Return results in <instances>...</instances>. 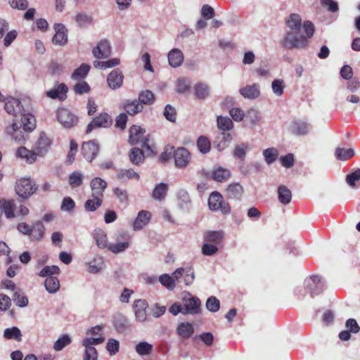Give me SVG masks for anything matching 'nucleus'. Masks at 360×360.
Listing matches in <instances>:
<instances>
[{
    "label": "nucleus",
    "mask_w": 360,
    "mask_h": 360,
    "mask_svg": "<svg viewBox=\"0 0 360 360\" xmlns=\"http://www.w3.org/2000/svg\"><path fill=\"white\" fill-rule=\"evenodd\" d=\"M160 283L169 290H172L176 288V279L174 276L168 274H162L158 278Z\"/></svg>",
    "instance_id": "obj_44"
},
{
    "label": "nucleus",
    "mask_w": 360,
    "mask_h": 360,
    "mask_svg": "<svg viewBox=\"0 0 360 360\" xmlns=\"http://www.w3.org/2000/svg\"><path fill=\"white\" fill-rule=\"evenodd\" d=\"M56 32L52 41L55 45L63 46L68 42V30L63 24L55 23L53 26Z\"/></svg>",
    "instance_id": "obj_15"
},
{
    "label": "nucleus",
    "mask_w": 360,
    "mask_h": 360,
    "mask_svg": "<svg viewBox=\"0 0 360 360\" xmlns=\"http://www.w3.org/2000/svg\"><path fill=\"white\" fill-rule=\"evenodd\" d=\"M146 131L139 126L134 125L129 129V142L131 145H139L150 150L148 145L149 139L144 136Z\"/></svg>",
    "instance_id": "obj_4"
},
{
    "label": "nucleus",
    "mask_w": 360,
    "mask_h": 360,
    "mask_svg": "<svg viewBox=\"0 0 360 360\" xmlns=\"http://www.w3.org/2000/svg\"><path fill=\"white\" fill-rule=\"evenodd\" d=\"M217 127L223 132L229 131L233 127L232 120L228 117L219 115L217 118Z\"/></svg>",
    "instance_id": "obj_45"
},
{
    "label": "nucleus",
    "mask_w": 360,
    "mask_h": 360,
    "mask_svg": "<svg viewBox=\"0 0 360 360\" xmlns=\"http://www.w3.org/2000/svg\"><path fill=\"white\" fill-rule=\"evenodd\" d=\"M46 290L51 294L56 293L60 289V282L56 276H48L44 281Z\"/></svg>",
    "instance_id": "obj_38"
},
{
    "label": "nucleus",
    "mask_w": 360,
    "mask_h": 360,
    "mask_svg": "<svg viewBox=\"0 0 360 360\" xmlns=\"http://www.w3.org/2000/svg\"><path fill=\"white\" fill-rule=\"evenodd\" d=\"M60 274V269L58 266H44L39 274L41 277L48 278V276H55Z\"/></svg>",
    "instance_id": "obj_58"
},
{
    "label": "nucleus",
    "mask_w": 360,
    "mask_h": 360,
    "mask_svg": "<svg viewBox=\"0 0 360 360\" xmlns=\"http://www.w3.org/2000/svg\"><path fill=\"white\" fill-rule=\"evenodd\" d=\"M123 108L128 115H135L143 111V106L136 99H128L123 103Z\"/></svg>",
    "instance_id": "obj_26"
},
{
    "label": "nucleus",
    "mask_w": 360,
    "mask_h": 360,
    "mask_svg": "<svg viewBox=\"0 0 360 360\" xmlns=\"http://www.w3.org/2000/svg\"><path fill=\"white\" fill-rule=\"evenodd\" d=\"M148 307L145 300H135L133 304V309L136 320L139 323H144L147 320L146 309Z\"/></svg>",
    "instance_id": "obj_17"
},
{
    "label": "nucleus",
    "mask_w": 360,
    "mask_h": 360,
    "mask_svg": "<svg viewBox=\"0 0 360 360\" xmlns=\"http://www.w3.org/2000/svg\"><path fill=\"white\" fill-rule=\"evenodd\" d=\"M118 179L121 180L135 179L139 180L140 178L139 174L132 169H122L117 174Z\"/></svg>",
    "instance_id": "obj_54"
},
{
    "label": "nucleus",
    "mask_w": 360,
    "mask_h": 360,
    "mask_svg": "<svg viewBox=\"0 0 360 360\" xmlns=\"http://www.w3.org/2000/svg\"><path fill=\"white\" fill-rule=\"evenodd\" d=\"M311 130V124L302 120H295L290 126V131L295 136H304L307 135Z\"/></svg>",
    "instance_id": "obj_16"
},
{
    "label": "nucleus",
    "mask_w": 360,
    "mask_h": 360,
    "mask_svg": "<svg viewBox=\"0 0 360 360\" xmlns=\"http://www.w3.org/2000/svg\"><path fill=\"white\" fill-rule=\"evenodd\" d=\"M306 288L311 297L318 295L322 292L324 283L320 276L313 275L305 281Z\"/></svg>",
    "instance_id": "obj_9"
},
{
    "label": "nucleus",
    "mask_w": 360,
    "mask_h": 360,
    "mask_svg": "<svg viewBox=\"0 0 360 360\" xmlns=\"http://www.w3.org/2000/svg\"><path fill=\"white\" fill-rule=\"evenodd\" d=\"M112 123L111 117L105 112L99 114L98 116L93 118L86 127V134L90 133L95 128L103 127L107 128Z\"/></svg>",
    "instance_id": "obj_8"
},
{
    "label": "nucleus",
    "mask_w": 360,
    "mask_h": 360,
    "mask_svg": "<svg viewBox=\"0 0 360 360\" xmlns=\"http://www.w3.org/2000/svg\"><path fill=\"white\" fill-rule=\"evenodd\" d=\"M285 88V82L282 79H276L271 83L273 93L278 97L283 95Z\"/></svg>",
    "instance_id": "obj_56"
},
{
    "label": "nucleus",
    "mask_w": 360,
    "mask_h": 360,
    "mask_svg": "<svg viewBox=\"0 0 360 360\" xmlns=\"http://www.w3.org/2000/svg\"><path fill=\"white\" fill-rule=\"evenodd\" d=\"M103 264V257L96 255L86 264L88 266L87 271L91 274H97L102 270Z\"/></svg>",
    "instance_id": "obj_31"
},
{
    "label": "nucleus",
    "mask_w": 360,
    "mask_h": 360,
    "mask_svg": "<svg viewBox=\"0 0 360 360\" xmlns=\"http://www.w3.org/2000/svg\"><path fill=\"white\" fill-rule=\"evenodd\" d=\"M172 276L176 279V283H184L185 285H191L195 279L194 269L191 266H185L177 268Z\"/></svg>",
    "instance_id": "obj_5"
},
{
    "label": "nucleus",
    "mask_w": 360,
    "mask_h": 360,
    "mask_svg": "<svg viewBox=\"0 0 360 360\" xmlns=\"http://www.w3.org/2000/svg\"><path fill=\"white\" fill-rule=\"evenodd\" d=\"M155 99V95L151 91L143 90L139 92L137 101L143 106V105H152Z\"/></svg>",
    "instance_id": "obj_43"
},
{
    "label": "nucleus",
    "mask_w": 360,
    "mask_h": 360,
    "mask_svg": "<svg viewBox=\"0 0 360 360\" xmlns=\"http://www.w3.org/2000/svg\"><path fill=\"white\" fill-rule=\"evenodd\" d=\"M278 201L284 205H288L292 200V192L285 185H280L277 188Z\"/></svg>",
    "instance_id": "obj_30"
},
{
    "label": "nucleus",
    "mask_w": 360,
    "mask_h": 360,
    "mask_svg": "<svg viewBox=\"0 0 360 360\" xmlns=\"http://www.w3.org/2000/svg\"><path fill=\"white\" fill-rule=\"evenodd\" d=\"M123 74L119 69L112 70L107 77L108 86L112 89H117L122 86L123 84Z\"/></svg>",
    "instance_id": "obj_22"
},
{
    "label": "nucleus",
    "mask_w": 360,
    "mask_h": 360,
    "mask_svg": "<svg viewBox=\"0 0 360 360\" xmlns=\"http://www.w3.org/2000/svg\"><path fill=\"white\" fill-rule=\"evenodd\" d=\"M90 70V66L87 64L83 63L78 68H77L72 75V78L75 80L83 79Z\"/></svg>",
    "instance_id": "obj_53"
},
{
    "label": "nucleus",
    "mask_w": 360,
    "mask_h": 360,
    "mask_svg": "<svg viewBox=\"0 0 360 360\" xmlns=\"http://www.w3.org/2000/svg\"><path fill=\"white\" fill-rule=\"evenodd\" d=\"M22 124L13 122L5 127L4 132L6 136L18 143H22L25 140L24 132L20 129Z\"/></svg>",
    "instance_id": "obj_10"
},
{
    "label": "nucleus",
    "mask_w": 360,
    "mask_h": 360,
    "mask_svg": "<svg viewBox=\"0 0 360 360\" xmlns=\"http://www.w3.org/2000/svg\"><path fill=\"white\" fill-rule=\"evenodd\" d=\"M94 56L97 59L108 58L111 54L110 43L107 39H101L92 50Z\"/></svg>",
    "instance_id": "obj_13"
},
{
    "label": "nucleus",
    "mask_w": 360,
    "mask_h": 360,
    "mask_svg": "<svg viewBox=\"0 0 360 360\" xmlns=\"http://www.w3.org/2000/svg\"><path fill=\"white\" fill-rule=\"evenodd\" d=\"M191 154L185 148H178L175 149L174 159L175 166L177 168H185L191 162Z\"/></svg>",
    "instance_id": "obj_14"
},
{
    "label": "nucleus",
    "mask_w": 360,
    "mask_h": 360,
    "mask_svg": "<svg viewBox=\"0 0 360 360\" xmlns=\"http://www.w3.org/2000/svg\"><path fill=\"white\" fill-rule=\"evenodd\" d=\"M99 145L96 140L84 142L82 146V153L84 158L89 162H91L98 155Z\"/></svg>",
    "instance_id": "obj_11"
},
{
    "label": "nucleus",
    "mask_w": 360,
    "mask_h": 360,
    "mask_svg": "<svg viewBox=\"0 0 360 360\" xmlns=\"http://www.w3.org/2000/svg\"><path fill=\"white\" fill-rule=\"evenodd\" d=\"M57 120L66 129L74 127L77 122V117L67 108H59L56 113Z\"/></svg>",
    "instance_id": "obj_6"
},
{
    "label": "nucleus",
    "mask_w": 360,
    "mask_h": 360,
    "mask_svg": "<svg viewBox=\"0 0 360 360\" xmlns=\"http://www.w3.org/2000/svg\"><path fill=\"white\" fill-rule=\"evenodd\" d=\"M110 356L115 355L120 349V342L117 340L110 338L105 347Z\"/></svg>",
    "instance_id": "obj_61"
},
{
    "label": "nucleus",
    "mask_w": 360,
    "mask_h": 360,
    "mask_svg": "<svg viewBox=\"0 0 360 360\" xmlns=\"http://www.w3.org/2000/svg\"><path fill=\"white\" fill-rule=\"evenodd\" d=\"M209 208L212 211L220 210L224 214L231 213V207L228 202L224 200L221 193L217 191L212 192L208 198Z\"/></svg>",
    "instance_id": "obj_3"
},
{
    "label": "nucleus",
    "mask_w": 360,
    "mask_h": 360,
    "mask_svg": "<svg viewBox=\"0 0 360 360\" xmlns=\"http://www.w3.org/2000/svg\"><path fill=\"white\" fill-rule=\"evenodd\" d=\"M200 300L197 297L188 294V296L183 299L184 314H198L200 312Z\"/></svg>",
    "instance_id": "obj_7"
},
{
    "label": "nucleus",
    "mask_w": 360,
    "mask_h": 360,
    "mask_svg": "<svg viewBox=\"0 0 360 360\" xmlns=\"http://www.w3.org/2000/svg\"><path fill=\"white\" fill-rule=\"evenodd\" d=\"M68 90V86L64 83H61L57 84L53 89L46 91V95L47 97L52 99L64 101L67 98Z\"/></svg>",
    "instance_id": "obj_21"
},
{
    "label": "nucleus",
    "mask_w": 360,
    "mask_h": 360,
    "mask_svg": "<svg viewBox=\"0 0 360 360\" xmlns=\"http://www.w3.org/2000/svg\"><path fill=\"white\" fill-rule=\"evenodd\" d=\"M90 186L92 194L103 196V192L107 187V183L101 178L95 177L91 180Z\"/></svg>",
    "instance_id": "obj_32"
},
{
    "label": "nucleus",
    "mask_w": 360,
    "mask_h": 360,
    "mask_svg": "<svg viewBox=\"0 0 360 360\" xmlns=\"http://www.w3.org/2000/svg\"><path fill=\"white\" fill-rule=\"evenodd\" d=\"M195 329L192 323L189 322H182L179 323L176 328V333L183 339H188L194 333Z\"/></svg>",
    "instance_id": "obj_28"
},
{
    "label": "nucleus",
    "mask_w": 360,
    "mask_h": 360,
    "mask_svg": "<svg viewBox=\"0 0 360 360\" xmlns=\"http://www.w3.org/2000/svg\"><path fill=\"white\" fill-rule=\"evenodd\" d=\"M120 238L123 240L115 243H110L108 246V249L114 254L124 252L129 247L130 236L128 234L123 233L120 236Z\"/></svg>",
    "instance_id": "obj_19"
},
{
    "label": "nucleus",
    "mask_w": 360,
    "mask_h": 360,
    "mask_svg": "<svg viewBox=\"0 0 360 360\" xmlns=\"http://www.w3.org/2000/svg\"><path fill=\"white\" fill-rule=\"evenodd\" d=\"M224 233L222 231H208L204 234V240L206 243L219 244L224 238Z\"/></svg>",
    "instance_id": "obj_36"
},
{
    "label": "nucleus",
    "mask_w": 360,
    "mask_h": 360,
    "mask_svg": "<svg viewBox=\"0 0 360 360\" xmlns=\"http://www.w3.org/2000/svg\"><path fill=\"white\" fill-rule=\"evenodd\" d=\"M92 199L87 200L84 203V208L87 212H94L102 205V197L92 194Z\"/></svg>",
    "instance_id": "obj_41"
},
{
    "label": "nucleus",
    "mask_w": 360,
    "mask_h": 360,
    "mask_svg": "<svg viewBox=\"0 0 360 360\" xmlns=\"http://www.w3.org/2000/svg\"><path fill=\"white\" fill-rule=\"evenodd\" d=\"M230 176V171L221 167L214 170L212 175L213 179L220 182L227 180Z\"/></svg>",
    "instance_id": "obj_49"
},
{
    "label": "nucleus",
    "mask_w": 360,
    "mask_h": 360,
    "mask_svg": "<svg viewBox=\"0 0 360 360\" xmlns=\"http://www.w3.org/2000/svg\"><path fill=\"white\" fill-rule=\"evenodd\" d=\"M151 218V214L148 211L141 210L138 213L133 224L134 231L141 230L149 222Z\"/></svg>",
    "instance_id": "obj_24"
},
{
    "label": "nucleus",
    "mask_w": 360,
    "mask_h": 360,
    "mask_svg": "<svg viewBox=\"0 0 360 360\" xmlns=\"http://www.w3.org/2000/svg\"><path fill=\"white\" fill-rule=\"evenodd\" d=\"M167 191V184L165 183H160L155 186L153 191L152 196L155 200L161 201L166 197Z\"/></svg>",
    "instance_id": "obj_42"
},
{
    "label": "nucleus",
    "mask_w": 360,
    "mask_h": 360,
    "mask_svg": "<svg viewBox=\"0 0 360 360\" xmlns=\"http://www.w3.org/2000/svg\"><path fill=\"white\" fill-rule=\"evenodd\" d=\"M93 236L99 248H108L109 244H108L107 236L103 230L101 229H96L94 231Z\"/></svg>",
    "instance_id": "obj_37"
},
{
    "label": "nucleus",
    "mask_w": 360,
    "mask_h": 360,
    "mask_svg": "<svg viewBox=\"0 0 360 360\" xmlns=\"http://www.w3.org/2000/svg\"><path fill=\"white\" fill-rule=\"evenodd\" d=\"M335 155L338 160L345 161L354 155V151L352 148L345 149L338 147L335 150Z\"/></svg>",
    "instance_id": "obj_50"
},
{
    "label": "nucleus",
    "mask_w": 360,
    "mask_h": 360,
    "mask_svg": "<svg viewBox=\"0 0 360 360\" xmlns=\"http://www.w3.org/2000/svg\"><path fill=\"white\" fill-rule=\"evenodd\" d=\"M248 149V143H241L240 144H237L234 147V150L233 151V156L235 158L240 160V161H243L245 159Z\"/></svg>",
    "instance_id": "obj_48"
},
{
    "label": "nucleus",
    "mask_w": 360,
    "mask_h": 360,
    "mask_svg": "<svg viewBox=\"0 0 360 360\" xmlns=\"http://www.w3.org/2000/svg\"><path fill=\"white\" fill-rule=\"evenodd\" d=\"M134 349L139 356H149L153 352V345L148 342L141 341L135 345Z\"/></svg>",
    "instance_id": "obj_35"
},
{
    "label": "nucleus",
    "mask_w": 360,
    "mask_h": 360,
    "mask_svg": "<svg viewBox=\"0 0 360 360\" xmlns=\"http://www.w3.org/2000/svg\"><path fill=\"white\" fill-rule=\"evenodd\" d=\"M92 17L84 13H80L75 16V21L79 27L86 26L92 22Z\"/></svg>",
    "instance_id": "obj_62"
},
{
    "label": "nucleus",
    "mask_w": 360,
    "mask_h": 360,
    "mask_svg": "<svg viewBox=\"0 0 360 360\" xmlns=\"http://www.w3.org/2000/svg\"><path fill=\"white\" fill-rule=\"evenodd\" d=\"M51 141L45 134H41L37 142V155H44L51 146Z\"/></svg>",
    "instance_id": "obj_34"
},
{
    "label": "nucleus",
    "mask_w": 360,
    "mask_h": 360,
    "mask_svg": "<svg viewBox=\"0 0 360 360\" xmlns=\"http://www.w3.org/2000/svg\"><path fill=\"white\" fill-rule=\"evenodd\" d=\"M285 22L290 31H301L303 28L302 18L297 13H291L285 18Z\"/></svg>",
    "instance_id": "obj_23"
},
{
    "label": "nucleus",
    "mask_w": 360,
    "mask_h": 360,
    "mask_svg": "<svg viewBox=\"0 0 360 360\" xmlns=\"http://www.w3.org/2000/svg\"><path fill=\"white\" fill-rule=\"evenodd\" d=\"M4 338L6 340L13 339L19 342L22 340V333L18 327L13 326L4 330Z\"/></svg>",
    "instance_id": "obj_47"
},
{
    "label": "nucleus",
    "mask_w": 360,
    "mask_h": 360,
    "mask_svg": "<svg viewBox=\"0 0 360 360\" xmlns=\"http://www.w3.org/2000/svg\"><path fill=\"white\" fill-rule=\"evenodd\" d=\"M191 88V82L186 77L179 78L176 82V91L179 94L188 92Z\"/></svg>",
    "instance_id": "obj_55"
},
{
    "label": "nucleus",
    "mask_w": 360,
    "mask_h": 360,
    "mask_svg": "<svg viewBox=\"0 0 360 360\" xmlns=\"http://www.w3.org/2000/svg\"><path fill=\"white\" fill-rule=\"evenodd\" d=\"M130 162L134 165H141L144 160V154L142 150L138 148H134L129 153Z\"/></svg>",
    "instance_id": "obj_40"
},
{
    "label": "nucleus",
    "mask_w": 360,
    "mask_h": 360,
    "mask_svg": "<svg viewBox=\"0 0 360 360\" xmlns=\"http://www.w3.org/2000/svg\"><path fill=\"white\" fill-rule=\"evenodd\" d=\"M72 342L71 338L67 335H63L54 342L53 348L55 351L59 352L63 350L65 347L69 345Z\"/></svg>",
    "instance_id": "obj_52"
},
{
    "label": "nucleus",
    "mask_w": 360,
    "mask_h": 360,
    "mask_svg": "<svg viewBox=\"0 0 360 360\" xmlns=\"http://www.w3.org/2000/svg\"><path fill=\"white\" fill-rule=\"evenodd\" d=\"M85 348L84 360H98V352L94 347L84 346Z\"/></svg>",
    "instance_id": "obj_64"
},
{
    "label": "nucleus",
    "mask_w": 360,
    "mask_h": 360,
    "mask_svg": "<svg viewBox=\"0 0 360 360\" xmlns=\"http://www.w3.org/2000/svg\"><path fill=\"white\" fill-rule=\"evenodd\" d=\"M209 87L207 84L199 83L195 86V94L198 98L205 99L209 96Z\"/></svg>",
    "instance_id": "obj_59"
},
{
    "label": "nucleus",
    "mask_w": 360,
    "mask_h": 360,
    "mask_svg": "<svg viewBox=\"0 0 360 360\" xmlns=\"http://www.w3.org/2000/svg\"><path fill=\"white\" fill-rule=\"evenodd\" d=\"M20 115L23 131L27 132L33 131L36 127L34 116L30 113L26 114L25 111Z\"/></svg>",
    "instance_id": "obj_33"
},
{
    "label": "nucleus",
    "mask_w": 360,
    "mask_h": 360,
    "mask_svg": "<svg viewBox=\"0 0 360 360\" xmlns=\"http://www.w3.org/2000/svg\"><path fill=\"white\" fill-rule=\"evenodd\" d=\"M239 94L245 99L255 100L260 96V86L257 83L246 85L239 89Z\"/></svg>",
    "instance_id": "obj_18"
},
{
    "label": "nucleus",
    "mask_w": 360,
    "mask_h": 360,
    "mask_svg": "<svg viewBox=\"0 0 360 360\" xmlns=\"http://www.w3.org/2000/svg\"><path fill=\"white\" fill-rule=\"evenodd\" d=\"M32 239L39 240L43 237L44 227L41 221L36 222L32 227Z\"/></svg>",
    "instance_id": "obj_60"
},
{
    "label": "nucleus",
    "mask_w": 360,
    "mask_h": 360,
    "mask_svg": "<svg viewBox=\"0 0 360 360\" xmlns=\"http://www.w3.org/2000/svg\"><path fill=\"white\" fill-rule=\"evenodd\" d=\"M84 178L82 172L75 171L70 174L68 184L72 188L79 187L83 184Z\"/></svg>",
    "instance_id": "obj_46"
},
{
    "label": "nucleus",
    "mask_w": 360,
    "mask_h": 360,
    "mask_svg": "<svg viewBox=\"0 0 360 360\" xmlns=\"http://www.w3.org/2000/svg\"><path fill=\"white\" fill-rule=\"evenodd\" d=\"M37 185L30 178H22L18 179L15 186L17 195L23 198L27 199L37 190Z\"/></svg>",
    "instance_id": "obj_2"
},
{
    "label": "nucleus",
    "mask_w": 360,
    "mask_h": 360,
    "mask_svg": "<svg viewBox=\"0 0 360 360\" xmlns=\"http://www.w3.org/2000/svg\"><path fill=\"white\" fill-rule=\"evenodd\" d=\"M197 146L203 154H206L210 150L211 144L210 140L205 136H200L197 141Z\"/></svg>",
    "instance_id": "obj_57"
},
{
    "label": "nucleus",
    "mask_w": 360,
    "mask_h": 360,
    "mask_svg": "<svg viewBox=\"0 0 360 360\" xmlns=\"http://www.w3.org/2000/svg\"><path fill=\"white\" fill-rule=\"evenodd\" d=\"M263 156L266 163L269 165L273 164L278 156V153L275 148H268L263 150Z\"/></svg>",
    "instance_id": "obj_51"
},
{
    "label": "nucleus",
    "mask_w": 360,
    "mask_h": 360,
    "mask_svg": "<svg viewBox=\"0 0 360 360\" xmlns=\"http://www.w3.org/2000/svg\"><path fill=\"white\" fill-rule=\"evenodd\" d=\"M226 192L229 198L240 200L243 195V188L238 183H232L228 186Z\"/></svg>",
    "instance_id": "obj_29"
},
{
    "label": "nucleus",
    "mask_w": 360,
    "mask_h": 360,
    "mask_svg": "<svg viewBox=\"0 0 360 360\" xmlns=\"http://www.w3.org/2000/svg\"><path fill=\"white\" fill-rule=\"evenodd\" d=\"M4 108L9 115L17 117L25 111L19 99L8 97L5 99Z\"/></svg>",
    "instance_id": "obj_12"
},
{
    "label": "nucleus",
    "mask_w": 360,
    "mask_h": 360,
    "mask_svg": "<svg viewBox=\"0 0 360 360\" xmlns=\"http://www.w3.org/2000/svg\"><path fill=\"white\" fill-rule=\"evenodd\" d=\"M303 29L304 34L300 33L301 31L288 30L284 34L283 39L281 41V46L285 49H304L309 45L308 39L311 38L314 34V25L310 21L303 22Z\"/></svg>",
    "instance_id": "obj_1"
},
{
    "label": "nucleus",
    "mask_w": 360,
    "mask_h": 360,
    "mask_svg": "<svg viewBox=\"0 0 360 360\" xmlns=\"http://www.w3.org/2000/svg\"><path fill=\"white\" fill-rule=\"evenodd\" d=\"M233 140L231 134L226 132L219 133L213 141V147L217 151L221 152L229 147Z\"/></svg>",
    "instance_id": "obj_20"
},
{
    "label": "nucleus",
    "mask_w": 360,
    "mask_h": 360,
    "mask_svg": "<svg viewBox=\"0 0 360 360\" xmlns=\"http://www.w3.org/2000/svg\"><path fill=\"white\" fill-rule=\"evenodd\" d=\"M168 62L173 68L179 67L184 61V53L179 49H172L167 54Z\"/></svg>",
    "instance_id": "obj_27"
},
{
    "label": "nucleus",
    "mask_w": 360,
    "mask_h": 360,
    "mask_svg": "<svg viewBox=\"0 0 360 360\" xmlns=\"http://www.w3.org/2000/svg\"><path fill=\"white\" fill-rule=\"evenodd\" d=\"M176 196L179 209L184 212H189L191 208V201L188 193L185 190H179Z\"/></svg>",
    "instance_id": "obj_25"
},
{
    "label": "nucleus",
    "mask_w": 360,
    "mask_h": 360,
    "mask_svg": "<svg viewBox=\"0 0 360 360\" xmlns=\"http://www.w3.org/2000/svg\"><path fill=\"white\" fill-rule=\"evenodd\" d=\"M205 305L210 311L217 312L220 308V302L217 297L211 296L207 300Z\"/></svg>",
    "instance_id": "obj_63"
},
{
    "label": "nucleus",
    "mask_w": 360,
    "mask_h": 360,
    "mask_svg": "<svg viewBox=\"0 0 360 360\" xmlns=\"http://www.w3.org/2000/svg\"><path fill=\"white\" fill-rule=\"evenodd\" d=\"M37 153L27 150L25 147H20L16 151V155L18 158L25 159L29 163H33L37 159Z\"/></svg>",
    "instance_id": "obj_39"
}]
</instances>
